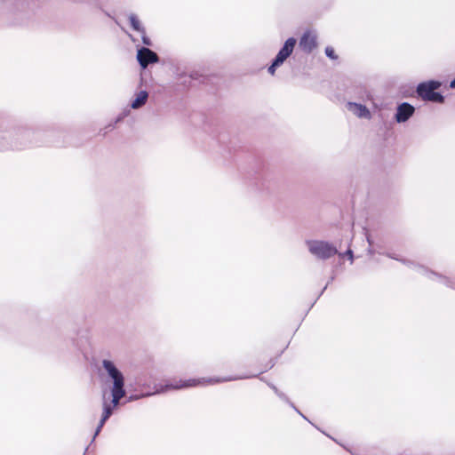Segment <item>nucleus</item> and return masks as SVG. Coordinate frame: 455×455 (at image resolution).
I'll use <instances>...</instances> for the list:
<instances>
[{"mask_svg": "<svg viewBox=\"0 0 455 455\" xmlns=\"http://www.w3.org/2000/svg\"><path fill=\"white\" fill-rule=\"evenodd\" d=\"M101 364L103 371H105L107 377L110 379L112 383L110 388L112 399L110 402H108L106 399V395H103V412L101 415V419L99 422V425L96 428L95 434L93 435V440L100 434L104 424L113 414L114 410L119 405L121 399L124 397L126 394L124 389V376L123 372L117 368L116 363L111 360L104 359L102 360Z\"/></svg>", "mask_w": 455, "mask_h": 455, "instance_id": "f257e3e1", "label": "nucleus"}, {"mask_svg": "<svg viewBox=\"0 0 455 455\" xmlns=\"http://www.w3.org/2000/svg\"><path fill=\"white\" fill-rule=\"evenodd\" d=\"M236 379L237 378H227V379H187V380L180 379L178 381H174V382L166 384L165 386L161 387L160 388H157L153 393H147V394H143L140 395L132 396V397H130V400H135V399H139L141 397H147V396L156 395V394H161V393L166 392L171 389H182V388H188V387H196V386H204V385L213 384V383H217V382H220V381H230V380Z\"/></svg>", "mask_w": 455, "mask_h": 455, "instance_id": "f03ea898", "label": "nucleus"}, {"mask_svg": "<svg viewBox=\"0 0 455 455\" xmlns=\"http://www.w3.org/2000/svg\"><path fill=\"white\" fill-rule=\"evenodd\" d=\"M387 256L391 259H394L395 260H400L403 264L408 265L410 267H411L414 270H416L417 272H419V274L426 275L432 280L438 281L439 283L444 284L445 286L455 290V276H445V275H439L435 272L427 269L426 267L419 265L418 263H415L411 260L399 259L395 254L387 253Z\"/></svg>", "mask_w": 455, "mask_h": 455, "instance_id": "7ed1b4c3", "label": "nucleus"}, {"mask_svg": "<svg viewBox=\"0 0 455 455\" xmlns=\"http://www.w3.org/2000/svg\"><path fill=\"white\" fill-rule=\"evenodd\" d=\"M442 83L435 80L422 82L418 84L416 92L423 100L443 103L444 97L441 93L435 92L439 89Z\"/></svg>", "mask_w": 455, "mask_h": 455, "instance_id": "20e7f679", "label": "nucleus"}, {"mask_svg": "<svg viewBox=\"0 0 455 455\" xmlns=\"http://www.w3.org/2000/svg\"><path fill=\"white\" fill-rule=\"evenodd\" d=\"M306 244L308 251L319 259H328L338 253L337 248L326 241L307 240Z\"/></svg>", "mask_w": 455, "mask_h": 455, "instance_id": "39448f33", "label": "nucleus"}, {"mask_svg": "<svg viewBox=\"0 0 455 455\" xmlns=\"http://www.w3.org/2000/svg\"><path fill=\"white\" fill-rule=\"evenodd\" d=\"M295 44L296 39L293 37H290L284 42V44L280 49L267 69L269 74L274 75L275 68L283 64L287 58L292 53Z\"/></svg>", "mask_w": 455, "mask_h": 455, "instance_id": "423d86ee", "label": "nucleus"}, {"mask_svg": "<svg viewBox=\"0 0 455 455\" xmlns=\"http://www.w3.org/2000/svg\"><path fill=\"white\" fill-rule=\"evenodd\" d=\"M34 131L28 127H20L17 129L12 135V147L15 149H23L32 144L31 138Z\"/></svg>", "mask_w": 455, "mask_h": 455, "instance_id": "0eeeda50", "label": "nucleus"}, {"mask_svg": "<svg viewBox=\"0 0 455 455\" xmlns=\"http://www.w3.org/2000/svg\"><path fill=\"white\" fill-rule=\"evenodd\" d=\"M137 60L142 68H146L149 64L159 61L158 55L148 47H141L137 51Z\"/></svg>", "mask_w": 455, "mask_h": 455, "instance_id": "6e6552de", "label": "nucleus"}, {"mask_svg": "<svg viewBox=\"0 0 455 455\" xmlns=\"http://www.w3.org/2000/svg\"><path fill=\"white\" fill-rule=\"evenodd\" d=\"M414 113L415 108L411 104L408 102H403L396 108L395 120L398 124L405 123L414 115Z\"/></svg>", "mask_w": 455, "mask_h": 455, "instance_id": "1a4fd4ad", "label": "nucleus"}, {"mask_svg": "<svg viewBox=\"0 0 455 455\" xmlns=\"http://www.w3.org/2000/svg\"><path fill=\"white\" fill-rule=\"evenodd\" d=\"M316 39L317 36L315 33L307 31L302 35L299 40V47L302 51L309 53L316 47Z\"/></svg>", "mask_w": 455, "mask_h": 455, "instance_id": "9d476101", "label": "nucleus"}, {"mask_svg": "<svg viewBox=\"0 0 455 455\" xmlns=\"http://www.w3.org/2000/svg\"><path fill=\"white\" fill-rule=\"evenodd\" d=\"M347 109L358 118L371 119V114L368 108L363 104L355 102H348Z\"/></svg>", "mask_w": 455, "mask_h": 455, "instance_id": "9b49d317", "label": "nucleus"}, {"mask_svg": "<svg viewBox=\"0 0 455 455\" xmlns=\"http://www.w3.org/2000/svg\"><path fill=\"white\" fill-rule=\"evenodd\" d=\"M148 99V93L146 91H140L136 94L135 99L131 103V108L139 109L146 104Z\"/></svg>", "mask_w": 455, "mask_h": 455, "instance_id": "f8f14e48", "label": "nucleus"}, {"mask_svg": "<svg viewBox=\"0 0 455 455\" xmlns=\"http://www.w3.org/2000/svg\"><path fill=\"white\" fill-rule=\"evenodd\" d=\"M128 19H129L131 27L132 28L133 30H135L139 33L145 32V28L136 14H134V13L129 14Z\"/></svg>", "mask_w": 455, "mask_h": 455, "instance_id": "ddd939ff", "label": "nucleus"}, {"mask_svg": "<svg viewBox=\"0 0 455 455\" xmlns=\"http://www.w3.org/2000/svg\"><path fill=\"white\" fill-rule=\"evenodd\" d=\"M325 54L327 57H329L331 60L337 59V55L335 54L334 49L331 46H327L325 48Z\"/></svg>", "mask_w": 455, "mask_h": 455, "instance_id": "4468645a", "label": "nucleus"}, {"mask_svg": "<svg viewBox=\"0 0 455 455\" xmlns=\"http://www.w3.org/2000/svg\"><path fill=\"white\" fill-rule=\"evenodd\" d=\"M269 387L274 390V392L283 400H285V401H288L287 397L285 396V395L282 392H280L277 387L273 385V384H269Z\"/></svg>", "mask_w": 455, "mask_h": 455, "instance_id": "2eb2a0df", "label": "nucleus"}, {"mask_svg": "<svg viewBox=\"0 0 455 455\" xmlns=\"http://www.w3.org/2000/svg\"><path fill=\"white\" fill-rule=\"evenodd\" d=\"M140 34L141 36V41H142L143 44H145L147 46H150L152 44V43H151L150 38L147 36L146 31L144 33H140Z\"/></svg>", "mask_w": 455, "mask_h": 455, "instance_id": "dca6fc26", "label": "nucleus"}, {"mask_svg": "<svg viewBox=\"0 0 455 455\" xmlns=\"http://www.w3.org/2000/svg\"><path fill=\"white\" fill-rule=\"evenodd\" d=\"M344 255L348 256L351 263H353L354 256H353V251L351 250H347L345 253H339V257H343Z\"/></svg>", "mask_w": 455, "mask_h": 455, "instance_id": "f3484780", "label": "nucleus"}, {"mask_svg": "<svg viewBox=\"0 0 455 455\" xmlns=\"http://www.w3.org/2000/svg\"><path fill=\"white\" fill-rule=\"evenodd\" d=\"M450 87H451V89H455V78H454L453 80H451V83H450Z\"/></svg>", "mask_w": 455, "mask_h": 455, "instance_id": "a211bd4d", "label": "nucleus"}, {"mask_svg": "<svg viewBox=\"0 0 455 455\" xmlns=\"http://www.w3.org/2000/svg\"><path fill=\"white\" fill-rule=\"evenodd\" d=\"M367 241H368L369 244L371 245V239H370V237H369V236H367Z\"/></svg>", "mask_w": 455, "mask_h": 455, "instance_id": "6ab92c4d", "label": "nucleus"}, {"mask_svg": "<svg viewBox=\"0 0 455 455\" xmlns=\"http://www.w3.org/2000/svg\"><path fill=\"white\" fill-rule=\"evenodd\" d=\"M299 413L300 414V416H302L303 419H306V416L303 415V413H300V412H299Z\"/></svg>", "mask_w": 455, "mask_h": 455, "instance_id": "aec40b11", "label": "nucleus"}, {"mask_svg": "<svg viewBox=\"0 0 455 455\" xmlns=\"http://www.w3.org/2000/svg\"><path fill=\"white\" fill-rule=\"evenodd\" d=\"M299 413L300 414V416H302L303 419H306V416L303 415V413H300V412H299Z\"/></svg>", "mask_w": 455, "mask_h": 455, "instance_id": "412c9836", "label": "nucleus"}, {"mask_svg": "<svg viewBox=\"0 0 455 455\" xmlns=\"http://www.w3.org/2000/svg\"><path fill=\"white\" fill-rule=\"evenodd\" d=\"M299 413L300 414V416H302L303 419H306V416L303 415V413H300V412H299Z\"/></svg>", "mask_w": 455, "mask_h": 455, "instance_id": "4be33fe9", "label": "nucleus"}, {"mask_svg": "<svg viewBox=\"0 0 455 455\" xmlns=\"http://www.w3.org/2000/svg\"><path fill=\"white\" fill-rule=\"evenodd\" d=\"M129 37H131V40H132V41H134V38H133V37H132V35H129Z\"/></svg>", "mask_w": 455, "mask_h": 455, "instance_id": "5701e85b", "label": "nucleus"}, {"mask_svg": "<svg viewBox=\"0 0 455 455\" xmlns=\"http://www.w3.org/2000/svg\"><path fill=\"white\" fill-rule=\"evenodd\" d=\"M129 37H131V40H132V41H134V38H133V37H132V35H129Z\"/></svg>", "mask_w": 455, "mask_h": 455, "instance_id": "b1692460", "label": "nucleus"}, {"mask_svg": "<svg viewBox=\"0 0 455 455\" xmlns=\"http://www.w3.org/2000/svg\"><path fill=\"white\" fill-rule=\"evenodd\" d=\"M129 37H131V40H132V41H134V38H133V37H132V35H129Z\"/></svg>", "mask_w": 455, "mask_h": 455, "instance_id": "393cba45", "label": "nucleus"}]
</instances>
